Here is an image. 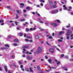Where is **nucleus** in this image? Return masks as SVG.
<instances>
[{
	"label": "nucleus",
	"mask_w": 73,
	"mask_h": 73,
	"mask_svg": "<svg viewBox=\"0 0 73 73\" xmlns=\"http://www.w3.org/2000/svg\"><path fill=\"white\" fill-rule=\"evenodd\" d=\"M25 70L26 71H27L28 72H29V70H28V69L27 68H26Z\"/></svg>",
	"instance_id": "37"
},
{
	"label": "nucleus",
	"mask_w": 73,
	"mask_h": 73,
	"mask_svg": "<svg viewBox=\"0 0 73 73\" xmlns=\"http://www.w3.org/2000/svg\"><path fill=\"white\" fill-rule=\"evenodd\" d=\"M25 48H23V53H25Z\"/></svg>",
	"instance_id": "24"
},
{
	"label": "nucleus",
	"mask_w": 73,
	"mask_h": 73,
	"mask_svg": "<svg viewBox=\"0 0 73 73\" xmlns=\"http://www.w3.org/2000/svg\"><path fill=\"white\" fill-rule=\"evenodd\" d=\"M36 15H38V16H39V17L40 16V14H39L38 13H37V12H36Z\"/></svg>",
	"instance_id": "29"
},
{
	"label": "nucleus",
	"mask_w": 73,
	"mask_h": 73,
	"mask_svg": "<svg viewBox=\"0 0 73 73\" xmlns=\"http://www.w3.org/2000/svg\"><path fill=\"white\" fill-rule=\"evenodd\" d=\"M70 14L71 15H73V12H71Z\"/></svg>",
	"instance_id": "55"
},
{
	"label": "nucleus",
	"mask_w": 73,
	"mask_h": 73,
	"mask_svg": "<svg viewBox=\"0 0 73 73\" xmlns=\"http://www.w3.org/2000/svg\"><path fill=\"white\" fill-rule=\"evenodd\" d=\"M26 35H26V34H24V37H26Z\"/></svg>",
	"instance_id": "57"
},
{
	"label": "nucleus",
	"mask_w": 73,
	"mask_h": 73,
	"mask_svg": "<svg viewBox=\"0 0 73 73\" xmlns=\"http://www.w3.org/2000/svg\"><path fill=\"white\" fill-rule=\"evenodd\" d=\"M27 38H29V39H31V38H32V36H27Z\"/></svg>",
	"instance_id": "21"
},
{
	"label": "nucleus",
	"mask_w": 73,
	"mask_h": 73,
	"mask_svg": "<svg viewBox=\"0 0 73 73\" xmlns=\"http://www.w3.org/2000/svg\"><path fill=\"white\" fill-rule=\"evenodd\" d=\"M45 58L46 59H47V58H48L46 56H45Z\"/></svg>",
	"instance_id": "59"
},
{
	"label": "nucleus",
	"mask_w": 73,
	"mask_h": 73,
	"mask_svg": "<svg viewBox=\"0 0 73 73\" xmlns=\"http://www.w3.org/2000/svg\"><path fill=\"white\" fill-rule=\"evenodd\" d=\"M70 61H73V59H70Z\"/></svg>",
	"instance_id": "54"
},
{
	"label": "nucleus",
	"mask_w": 73,
	"mask_h": 73,
	"mask_svg": "<svg viewBox=\"0 0 73 73\" xmlns=\"http://www.w3.org/2000/svg\"><path fill=\"white\" fill-rule=\"evenodd\" d=\"M70 48H72V47H73V46H70Z\"/></svg>",
	"instance_id": "61"
},
{
	"label": "nucleus",
	"mask_w": 73,
	"mask_h": 73,
	"mask_svg": "<svg viewBox=\"0 0 73 73\" xmlns=\"http://www.w3.org/2000/svg\"><path fill=\"white\" fill-rule=\"evenodd\" d=\"M11 57L12 58H15V55H12L11 56Z\"/></svg>",
	"instance_id": "32"
},
{
	"label": "nucleus",
	"mask_w": 73,
	"mask_h": 73,
	"mask_svg": "<svg viewBox=\"0 0 73 73\" xmlns=\"http://www.w3.org/2000/svg\"><path fill=\"white\" fill-rule=\"evenodd\" d=\"M70 37H71L70 39H73V34H70Z\"/></svg>",
	"instance_id": "11"
},
{
	"label": "nucleus",
	"mask_w": 73,
	"mask_h": 73,
	"mask_svg": "<svg viewBox=\"0 0 73 73\" xmlns=\"http://www.w3.org/2000/svg\"><path fill=\"white\" fill-rule=\"evenodd\" d=\"M49 51L51 53H53L54 52V49L52 48H51L49 49Z\"/></svg>",
	"instance_id": "4"
},
{
	"label": "nucleus",
	"mask_w": 73,
	"mask_h": 73,
	"mask_svg": "<svg viewBox=\"0 0 73 73\" xmlns=\"http://www.w3.org/2000/svg\"><path fill=\"white\" fill-rule=\"evenodd\" d=\"M68 32L66 34V36H67V37H66V38L68 40L69 38V36H68L70 34V33H72V32L71 31L68 30Z\"/></svg>",
	"instance_id": "1"
},
{
	"label": "nucleus",
	"mask_w": 73,
	"mask_h": 73,
	"mask_svg": "<svg viewBox=\"0 0 73 73\" xmlns=\"http://www.w3.org/2000/svg\"><path fill=\"white\" fill-rule=\"evenodd\" d=\"M57 22H58V23H60V21L59 20H57Z\"/></svg>",
	"instance_id": "47"
},
{
	"label": "nucleus",
	"mask_w": 73,
	"mask_h": 73,
	"mask_svg": "<svg viewBox=\"0 0 73 73\" xmlns=\"http://www.w3.org/2000/svg\"><path fill=\"white\" fill-rule=\"evenodd\" d=\"M65 58H66V59H68L69 58H68V57L67 56H66L65 57Z\"/></svg>",
	"instance_id": "38"
},
{
	"label": "nucleus",
	"mask_w": 73,
	"mask_h": 73,
	"mask_svg": "<svg viewBox=\"0 0 73 73\" xmlns=\"http://www.w3.org/2000/svg\"><path fill=\"white\" fill-rule=\"evenodd\" d=\"M58 41L59 42H61V41H62V40H58Z\"/></svg>",
	"instance_id": "50"
},
{
	"label": "nucleus",
	"mask_w": 73,
	"mask_h": 73,
	"mask_svg": "<svg viewBox=\"0 0 73 73\" xmlns=\"http://www.w3.org/2000/svg\"><path fill=\"white\" fill-rule=\"evenodd\" d=\"M19 18V15L17 14H16V17H15V19H17Z\"/></svg>",
	"instance_id": "20"
},
{
	"label": "nucleus",
	"mask_w": 73,
	"mask_h": 73,
	"mask_svg": "<svg viewBox=\"0 0 73 73\" xmlns=\"http://www.w3.org/2000/svg\"><path fill=\"white\" fill-rule=\"evenodd\" d=\"M56 5H52L51 6H50V8H56Z\"/></svg>",
	"instance_id": "9"
},
{
	"label": "nucleus",
	"mask_w": 73,
	"mask_h": 73,
	"mask_svg": "<svg viewBox=\"0 0 73 73\" xmlns=\"http://www.w3.org/2000/svg\"><path fill=\"white\" fill-rule=\"evenodd\" d=\"M5 47H7L8 48H9V46L8 44H5Z\"/></svg>",
	"instance_id": "22"
},
{
	"label": "nucleus",
	"mask_w": 73,
	"mask_h": 73,
	"mask_svg": "<svg viewBox=\"0 0 73 73\" xmlns=\"http://www.w3.org/2000/svg\"><path fill=\"white\" fill-rule=\"evenodd\" d=\"M4 22V21L3 20H0V23H3Z\"/></svg>",
	"instance_id": "33"
},
{
	"label": "nucleus",
	"mask_w": 73,
	"mask_h": 73,
	"mask_svg": "<svg viewBox=\"0 0 73 73\" xmlns=\"http://www.w3.org/2000/svg\"><path fill=\"white\" fill-rule=\"evenodd\" d=\"M45 24L46 25H48V23H45Z\"/></svg>",
	"instance_id": "62"
},
{
	"label": "nucleus",
	"mask_w": 73,
	"mask_h": 73,
	"mask_svg": "<svg viewBox=\"0 0 73 73\" xmlns=\"http://www.w3.org/2000/svg\"><path fill=\"white\" fill-rule=\"evenodd\" d=\"M54 4H57V3L56 2V1H54Z\"/></svg>",
	"instance_id": "63"
},
{
	"label": "nucleus",
	"mask_w": 73,
	"mask_h": 73,
	"mask_svg": "<svg viewBox=\"0 0 73 73\" xmlns=\"http://www.w3.org/2000/svg\"><path fill=\"white\" fill-rule=\"evenodd\" d=\"M57 65H58L59 64H60V61H57Z\"/></svg>",
	"instance_id": "30"
},
{
	"label": "nucleus",
	"mask_w": 73,
	"mask_h": 73,
	"mask_svg": "<svg viewBox=\"0 0 73 73\" xmlns=\"http://www.w3.org/2000/svg\"><path fill=\"white\" fill-rule=\"evenodd\" d=\"M16 12H17V13H18V14H19V11L18 10H17Z\"/></svg>",
	"instance_id": "45"
},
{
	"label": "nucleus",
	"mask_w": 73,
	"mask_h": 73,
	"mask_svg": "<svg viewBox=\"0 0 73 73\" xmlns=\"http://www.w3.org/2000/svg\"><path fill=\"white\" fill-rule=\"evenodd\" d=\"M37 68L38 69L39 71H40V70H41V68H40V66H37Z\"/></svg>",
	"instance_id": "16"
},
{
	"label": "nucleus",
	"mask_w": 73,
	"mask_h": 73,
	"mask_svg": "<svg viewBox=\"0 0 73 73\" xmlns=\"http://www.w3.org/2000/svg\"><path fill=\"white\" fill-rule=\"evenodd\" d=\"M48 61L49 63H50V64H51L52 63V59H49L48 60Z\"/></svg>",
	"instance_id": "15"
},
{
	"label": "nucleus",
	"mask_w": 73,
	"mask_h": 73,
	"mask_svg": "<svg viewBox=\"0 0 73 73\" xmlns=\"http://www.w3.org/2000/svg\"><path fill=\"white\" fill-rule=\"evenodd\" d=\"M26 53H27V54H32V53H31V52H29L28 51H27L26 52Z\"/></svg>",
	"instance_id": "19"
},
{
	"label": "nucleus",
	"mask_w": 73,
	"mask_h": 73,
	"mask_svg": "<svg viewBox=\"0 0 73 73\" xmlns=\"http://www.w3.org/2000/svg\"><path fill=\"white\" fill-rule=\"evenodd\" d=\"M49 4L50 5V6H52V4H53V2H52V1H50L49 2Z\"/></svg>",
	"instance_id": "12"
},
{
	"label": "nucleus",
	"mask_w": 73,
	"mask_h": 73,
	"mask_svg": "<svg viewBox=\"0 0 73 73\" xmlns=\"http://www.w3.org/2000/svg\"><path fill=\"white\" fill-rule=\"evenodd\" d=\"M33 31H35V30H36V28L34 27L33 28Z\"/></svg>",
	"instance_id": "44"
},
{
	"label": "nucleus",
	"mask_w": 73,
	"mask_h": 73,
	"mask_svg": "<svg viewBox=\"0 0 73 73\" xmlns=\"http://www.w3.org/2000/svg\"><path fill=\"white\" fill-rule=\"evenodd\" d=\"M30 31H33V29L32 28H31L30 29Z\"/></svg>",
	"instance_id": "40"
},
{
	"label": "nucleus",
	"mask_w": 73,
	"mask_h": 73,
	"mask_svg": "<svg viewBox=\"0 0 73 73\" xmlns=\"http://www.w3.org/2000/svg\"><path fill=\"white\" fill-rule=\"evenodd\" d=\"M29 30L28 28H26V32H28Z\"/></svg>",
	"instance_id": "27"
},
{
	"label": "nucleus",
	"mask_w": 73,
	"mask_h": 73,
	"mask_svg": "<svg viewBox=\"0 0 73 73\" xmlns=\"http://www.w3.org/2000/svg\"><path fill=\"white\" fill-rule=\"evenodd\" d=\"M48 38L50 39H52L53 38H52V36H50Z\"/></svg>",
	"instance_id": "39"
},
{
	"label": "nucleus",
	"mask_w": 73,
	"mask_h": 73,
	"mask_svg": "<svg viewBox=\"0 0 73 73\" xmlns=\"http://www.w3.org/2000/svg\"><path fill=\"white\" fill-rule=\"evenodd\" d=\"M25 21V19H21L20 20L21 21Z\"/></svg>",
	"instance_id": "31"
},
{
	"label": "nucleus",
	"mask_w": 73,
	"mask_h": 73,
	"mask_svg": "<svg viewBox=\"0 0 73 73\" xmlns=\"http://www.w3.org/2000/svg\"><path fill=\"white\" fill-rule=\"evenodd\" d=\"M23 12H24V13L26 12V10H23Z\"/></svg>",
	"instance_id": "64"
},
{
	"label": "nucleus",
	"mask_w": 73,
	"mask_h": 73,
	"mask_svg": "<svg viewBox=\"0 0 73 73\" xmlns=\"http://www.w3.org/2000/svg\"><path fill=\"white\" fill-rule=\"evenodd\" d=\"M65 70H68V69L67 68H64Z\"/></svg>",
	"instance_id": "56"
},
{
	"label": "nucleus",
	"mask_w": 73,
	"mask_h": 73,
	"mask_svg": "<svg viewBox=\"0 0 73 73\" xmlns=\"http://www.w3.org/2000/svg\"><path fill=\"white\" fill-rule=\"evenodd\" d=\"M35 38L36 39H39V36L37 35H36L35 36Z\"/></svg>",
	"instance_id": "14"
},
{
	"label": "nucleus",
	"mask_w": 73,
	"mask_h": 73,
	"mask_svg": "<svg viewBox=\"0 0 73 73\" xmlns=\"http://www.w3.org/2000/svg\"><path fill=\"white\" fill-rule=\"evenodd\" d=\"M13 45H14V46H17V44H16V43H13Z\"/></svg>",
	"instance_id": "28"
},
{
	"label": "nucleus",
	"mask_w": 73,
	"mask_h": 73,
	"mask_svg": "<svg viewBox=\"0 0 73 73\" xmlns=\"http://www.w3.org/2000/svg\"><path fill=\"white\" fill-rule=\"evenodd\" d=\"M23 48H27V49H28L29 48V47L25 45L23 46Z\"/></svg>",
	"instance_id": "13"
},
{
	"label": "nucleus",
	"mask_w": 73,
	"mask_h": 73,
	"mask_svg": "<svg viewBox=\"0 0 73 73\" xmlns=\"http://www.w3.org/2000/svg\"><path fill=\"white\" fill-rule=\"evenodd\" d=\"M23 66L22 65H21V68H23Z\"/></svg>",
	"instance_id": "58"
},
{
	"label": "nucleus",
	"mask_w": 73,
	"mask_h": 73,
	"mask_svg": "<svg viewBox=\"0 0 73 73\" xmlns=\"http://www.w3.org/2000/svg\"><path fill=\"white\" fill-rule=\"evenodd\" d=\"M7 9H11V7L9 6H8L7 7Z\"/></svg>",
	"instance_id": "43"
},
{
	"label": "nucleus",
	"mask_w": 73,
	"mask_h": 73,
	"mask_svg": "<svg viewBox=\"0 0 73 73\" xmlns=\"http://www.w3.org/2000/svg\"><path fill=\"white\" fill-rule=\"evenodd\" d=\"M19 64H20V65H21V64H22V62L20 61H19Z\"/></svg>",
	"instance_id": "35"
},
{
	"label": "nucleus",
	"mask_w": 73,
	"mask_h": 73,
	"mask_svg": "<svg viewBox=\"0 0 73 73\" xmlns=\"http://www.w3.org/2000/svg\"><path fill=\"white\" fill-rule=\"evenodd\" d=\"M19 35L20 36H22L23 35V34L22 33H19Z\"/></svg>",
	"instance_id": "25"
},
{
	"label": "nucleus",
	"mask_w": 73,
	"mask_h": 73,
	"mask_svg": "<svg viewBox=\"0 0 73 73\" xmlns=\"http://www.w3.org/2000/svg\"><path fill=\"white\" fill-rule=\"evenodd\" d=\"M20 5L21 6V8H23L24 7V4L22 3L20 4Z\"/></svg>",
	"instance_id": "8"
},
{
	"label": "nucleus",
	"mask_w": 73,
	"mask_h": 73,
	"mask_svg": "<svg viewBox=\"0 0 73 73\" xmlns=\"http://www.w3.org/2000/svg\"><path fill=\"white\" fill-rule=\"evenodd\" d=\"M40 2H42V3H44L45 1L43 0H41L40 1Z\"/></svg>",
	"instance_id": "34"
},
{
	"label": "nucleus",
	"mask_w": 73,
	"mask_h": 73,
	"mask_svg": "<svg viewBox=\"0 0 73 73\" xmlns=\"http://www.w3.org/2000/svg\"><path fill=\"white\" fill-rule=\"evenodd\" d=\"M51 25H53L55 27H57V24L54 23H51Z\"/></svg>",
	"instance_id": "10"
},
{
	"label": "nucleus",
	"mask_w": 73,
	"mask_h": 73,
	"mask_svg": "<svg viewBox=\"0 0 73 73\" xmlns=\"http://www.w3.org/2000/svg\"><path fill=\"white\" fill-rule=\"evenodd\" d=\"M18 39H15L14 40V42H18Z\"/></svg>",
	"instance_id": "18"
},
{
	"label": "nucleus",
	"mask_w": 73,
	"mask_h": 73,
	"mask_svg": "<svg viewBox=\"0 0 73 73\" xmlns=\"http://www.w3.org/2000/svg\"><path fill=\"white\" fill-rule=\"evenodd\" d=\"M53 48H56V47L55 46H53Z\"/></svg>",
	"instance_id": "52"
},
{
	"label": "nucleus",
	"mask_w": 73,
	"mask_h": 73,
	"mask_svg": "<svg viewBox=\"0 0 73 73\" xmlns=\"http://www.w3.org/2000/svg\"><path fill=\"white\" fill-rule=\"evenodd\" d=\"M27 59L28 60H32V57H30L28 55L27 56Z\"/></svg>",
	"instance_id": "6"
},
{
	"label": "nucleus",
	"mask_w": 73,
	"mask_h": 73,
	"mask_svg": "<svg viewBox=\"0 0 73 73\" xmlns=\"http://www.w3.org/2000/svg\"><path fill=\"white\" fill-rule=\"evenodd\" d=\"M6 48H5L4 47H2L1 48V49H2V50H3L4 49H5Z\"/></svg>",
	"instance_id": "26"
},
{
	"label": "nucleus",
	"mask_w": 73,
	"mask_h": 73,
	"mask_svg": "<svg viewBox=\"0 0 73 73\" xmlns=\"http://www.w3.org/2000/svg\"><path fill=\"white\" fill-rule=\"evenodd\" d=\"M63 7L64 8V10H66V9H67V7H65V5H64L63 6Z\"/></svg>",
	"instance_id": "17"
},
{
	"label": "nucleus",
	"mask_w": 73,
	"mask_h": 73,
	"mask_svg": "<svg viewBox=\"0 0 73 73\" xmlns=\"http://www.w3.org/2000/svg\"><path fill=\"white\" fill-rule=\"evenodd\" d=\"M4 68H5V69L6 72H7L8 71V69H7V66H4Z\"/></svg>",
	"instance_id": "7"
},
{
	"label": "nucleus",
	"mask_w": 73,
	"mask_h": 73,
	"mask_svg": "<svg viewBox=\"0 0 73 73\" xmlns=\"http://www.w3.org/2000/svg\"><path fill=\"white\" fill-rule=\"evenodd\" d=\"M30 70L31 72H33V70H32V69L31 68H30Z\"/></svg>",
	"instance_id": "23"
},
{
	"label": "nucleus",
	"mask_w": 73,
	"mask_h": 73,
	"mask_svg": "<svg viewBox=\"0 0 73 73\" xmlns=\"http://www.w3.org/2000/svg\"><path fill=\"white\" fill-rule=\"evenodd\" d=\"M25 40L26 41V42H27L29 41V40H28V39H25Z\"/></svg>",
	"instance_id": "48"
},
{
	"label": "nucleus",
	"mask_w": 73,
	"mask_h": 73,
	"mask_svg": "<svg viewBox=\"0 0 73 73\" xmlns=\"http://www.w3.org/2000/svg\"><path fill=\"white\" fill-rule=\"evenodd\" d=\"M65 33L64 31H61L59 33V35L60 36H61L62 35V34H64Z\"/></svg>",
	"instance_id": "5"
},
{
	"label": "nucleus",
	"mask_w": 73,
	"mask_h": 73,
	"mask_svg": "<svg viewBox=\"0 0 73 73\" xmlns=\"http://www.w3.org/2000/svg\"><path fill=\"white\" fill-rule=\"evenodd\" d=\"M22 57H25V55H24V54H23V55H22Z\"/></svg>",
	"instance_id": "42"
},
{
	"label": "nucleus",
	"mask_w": 73,
	"mask_h": 73,
	"mask_svg": "<svg viewBox=\"0 0 73 73\" xmlns=\"http://www.w3.org/2000/svg\"><path fill=\"white\" fill-rule=\"evenodd\" d=\"M26 9H27L29 10V9H30V8H29V7H27L26 8Z\"/></svg>",
	"instance_id": "46"
},
{
	"label": "nucleus",
	"mask_w": 73,
	"mask_h": 73,
	"mask_svg": "<svg viewBox=\"0 0 73 73\" xmlns=\"http://www.w3.org/2000/svg\"><path fill=\"white\" fill-rule=\"evenodd\" d=\"M69 27H70V25L66 26V28H68Z\"/></svg>",
	"instance_id": "49"
},
{
	"label": "nucleus",
	"mask_w": 73,
	"mask_h": 73,
	"mask_svg": "<svg viewBox=\"0 0 73 73\" xmlns=\"http://www.w3.org/2000/svg\"><path fill=\"white\" fill-rule=\"evenodd\" d=\"M39 23H41V24H43V22L41 21L39 22Z\"/></svg>",
	"instance_id": "53"
},
{
	"label": "nucleus",
	"mask_w": 73,
	"mask_h": 73,
	"mask_svg": "<svg viewBox=\"0 0 73 73\" xmlns=\"http://www.w3.org/2000/svg\"><path fill=\"white\" fill-rule=\"evenodd\" d=\"M11 35H10L8 36V38H11Z\"/></svg>",
	"instance_id": "60"
},
{
	"label": "nucleus",
	"mask_w": 73,
	"mask_h": 73,
	"mask_svg": "<svg viewBox=\"0 0 73 73\" xmlns=\"http://www.w3.org/2000/svg\"><path fill=\"white\" fill-rule=\"evenodd\" d=\"M60 56H61V57H64V54H62Z\"/></svg>",
	"instance_id": "36"
},
{
	"label": "nucleus",
	"mask_w": 73,
	"mask_h": 73,
	"mask_svg": "<svg viewBox=\"0 0 73 73\" xmlns=\"http://www.w3.org/2000/svg\"><path fill=\"white\" fill-rule=\"evenodd\" d=\"M56 50L58 51H60V49H58V48H56Z\"/></svg>",
	"instance_id": "51"
},
{
	"label": "nucleus",
	"mask_w": 73,
	"mask_h": 73,
	"mask_svg": "<svg viewBox=\"0 0 73 73\" xmlns=\"http://www.w3.org/2000/svg\"><path fill=\"white\" fill-rule=\"evenodd\" d=\"M15 24L16 25H17V24H18V22H15Z\"/></svg>",
	"instance_id": "41"
},
{
	"label": "nucleus",
	"mask_w": 73,
	"mask_h": 73,
	"mask_svg": "<svg viewBox=\"0 0 73 73\" xmlns=\"http://www.w3.org/2000/svg\"><path fill=\"white\" fill-rule=\"evenodd\" d=\"M58 11L57 10H55L53 11H52L51 12H50V13L51 14H55V13H58Z\"/></svg>",
	"instance_id": "3"
},
{
	"label": "nucleus",
	"mask_w": 73,
	"mask_h": 73,
	"mask_svg": "<svg viewBox=\"0 0 73 73\" xmlns=\"http://www.w3.org/2000/svg\"><path fill=\"white\" fill-rule=\"evenodd\" d=\"M42 51V49L40 47H38L37 50L36 51V53L38 54V53H40V52H41Z\"/></svg>",
	"instance_id": "2"
}]
</instances>
